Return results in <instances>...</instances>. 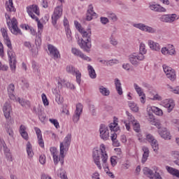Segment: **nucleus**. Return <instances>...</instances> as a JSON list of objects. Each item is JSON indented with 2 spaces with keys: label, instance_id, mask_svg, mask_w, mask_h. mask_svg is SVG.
I'll return each instance as SVG.
<instances>
[{
  "label": "nucleus",
  "instance_id": "1",
  "mask_svg": "<svg viewBox=\"0 0 179 179\" xmlns=\"http://www.w3.org/2000/svg\"><path fill=\"white\" fill-rule=\"evenodd\" d=\"M92 157L94 164L97 166L99 170H101L102 166L100 163V159L102 160L103 169H108L107 166V160H108V155L107 154V148L104 144H101L100 148H95L92 151Z\"/></svg>",
  "mask_w": 179,
  "mask_h": 179
},
{
  "label": "nucleus",
  "instance_id": "2",
  "mask_svg": "<svg viewBox=\"0 0 179 179\" xmlns=\"http://www.w3.org/2000/svg\"><path fill=\"white\" fill-rule=\"evenodd\" d=\"M75 27L77 30L83 36V39L79 40L78 41V45H80V48L83 50L85 52H90V31H85L83 27L80 23L78 21L74 22Z\"/></svg>",
  "mask_w": 179,
  "mask_h": 179
},
{
  "label": "nucleus",
  "instance_id": "3",
  "mask_svg": "<svg viewBox=\"0 0 179 179\" xmlns=\"http://www.w3.org/2000/svg\"><path fill=\"white\" fill-rule=\"evenodd\" d=\"M7 24L13 34H15V36H17V34L22 36V31L17 27V20L16 18L13 17L9 21L7 20Z\"/></svg>",
  "mask_w": 179,
  "mask_h": 179
},
{
  "label": "nucleus",
  "instance_id": "4",
  "mask_svg": "<svg viewBox=\"0 0 179 179\" xmlns=\"http://www.w3.org/2000/svg\"><path fill=\"white\" fill-rule=\"evenodd\" d=\"M145 60V55H139V53L134 52L129 56V61L134 66H139L141 61Z\"/></svg>",
  "mask_w": 179,
  "mask_h": 179
},
{
  "label": "nucleus",
  "instance_id": "5",
  "mask_svg": "<svg viewBox=\"0 0 179 179\" xmlns=\"http://www.w3.org/2000/svg\"><path fill=\"white\" fill-rule=\"evenodd\" d=\"M27 12L29 16L31 17V19H33L34 20H38V17H37V16H40V8H38V6L33 4L27 6ZM36 15L37 16H36Z\"/></svg>",
  "mask_w": 179,
  "mask_h": 179
},
{
  "label": "nucleus",
  "instance_id": "6",
  "mask_svg": "<svg viewBox=\"0 0 179 179\" xmlns=\"http://www.w3.org/2000/svg\"><path fill=\"white\" fill-rule=\"evenodd\" d=\"M62 5L61 6H57V7L55 8L54 12L52 15V23L53 26H55L57 24V22L58 21L59 19H61L62 16Z\"/></svg>",
  "mask_w": 179,
  "mask_h": 179
},
{
  "label": "nucleus",
  "instance_id": "7",
  "mask_svg": "<svg viewBox=\"0 0 179 179\" xmlns=\"http://www.w3.org/2000/svg\"><path fill=\"white\" fill-rule=\"evenodd\" d=\"M133 27L136 29H138L141 31H145V33H150L151 34H155L156 33V29L149 27L143 23H134Z\"/></svg>",
  "mask_w": 179,
  "mask_h": 179
},
{
  "label": "nucleus",
  "instance_id": "8",
  "mask_svg": "<svg viewBox=\"0 0 179 179\" xmlns=\"http://www.w3.org/2000/svg\"><path fill=\"white\" fill-rule=\"evenodd\" d=\"M66 71L69 73H71V75H75L77 83L80 85V82H82V73H80V71H79L78 69L74 68L73 66L69 65L66 66Z\"/></svg>",
  "mask_w": 179,
  "mask_h": 179
},
{
  "label": "nucleus",
  "instance_id": "9",
  "mask_svg": "<svg viewBox=\"0 0 179 179\" xmlns=\"http://www.w3.org/2000/svg\"><path fill=\"white\" fill-rule=\"evenodd\" d=\"M50 153L53 157V162L55 164H58L59 162H61L62 164H64V157H62L61 153L58 152V150L57 148L52 147L50 148Z\"/></svg>",
  "mask_w": 179,
  "mask_h": 179
},
{
  "label": "nucleus",
  "instance_id": "10",
  "mask_svg": "<svg viewBox=\"0 0 179 179\" xmlns=\"http://www.w3.org/2000/svg\"><path fill=\"white\" fill-rule=\"evenodd\" d=\"M83 111V105L82 103H78L76 104V110L74 112V115H73V121L75 124L79 122L80 120V115H82V113Z\"/></svg>",
  "mask_w": 179,
  "mask_h": 179
},
{
  "label": "nucleus",
  "instance_id": "11",
  "mask_svg": "<svg viewBox=\"0 0 179 179\" xmlns=\"http://www.w3.org/2000/svg\"><path fill=\"white\" fill-rule=\"evenodd\" d=\"M143 174H145V176H147V177H149L150 179H162L159 172L155 171V172L153 173V171L148 167L144 168L143 169Z\"/></svg>",
  "mask_w": 179,
  "mask_h": 179
},
{
  "label": "nucleus",
  "instance_id": "12",
  "mask_svg": "<svg viewBox=\"0 0 179 179\" xmlns=\"http://www.w3.org/2000/svg\"><path fill=\"white\" fill-rule=\"evenodd\" d=\"M162 68L168 79H170V80H172V81L176 80V72L174 71V69H173L171 67L166 64H164L162 66Z\"/></svg>",
  "mask_w": 179,
  "mask_h": 179
},
{
  "label": "nucleus",
  "instance_id": "13",
  "mask_svg": "<svg viewBox=\"0 0 179 179\" xmlns=\"http://www.w3.org/2000/svg\"><path fill=\"white\" fill-rule=\"evenodd\" d=\"M145 139L150 143L154 152H157L159 150V143H157V140L155 138L153 135L150 134H147Z\"/></svg>",
  "mask_w": 179,
  "mask_h": 179
},
{
  "label": "nucleus",
  "instance_id": "14",
  "mask_svg": "<svg viewBox=\"0 0 179 179\" xmlns=\"http://www.w3.org/2000/svg\"><path fill=\"white\" fill-rule=\"evenodd\" d=\"M48 50L50 52V57L52 58H54V59H58L61 57V55L59 54V51L57 48L52 45H48Z\"/></svg>",
  "mask_w": 179,
  "mask_h": 179
},
{
  "label": "nucleus",
  "instance_id": "15",
  "mask_svg": "<svg viewBox=\"0 0 179 179\" xmlns=\"http://www.w3.org/2000/svg\"><path fill=\"white\" fill-rule=\"evenodd\" d=\"M99 132L101 139H103V141H107V139H108L110 132L108 131V128L107 127V126L104 124H101Z\"/></svg>",
  "mask_w": 179,
  "mask_h": 179
},
{
  "label": "nucleus",
  "instance_id": "16",
  "mask_svg": "<svg viewBox=\"0 0 179 179\" xmlns=\"http://www.w3.org/2000/svg\"><path fill=\"white\" fill-rule=\"evenodd\" d=\"M71 52L73 55H75V57H79L82 59H84V61H90V57L85 55L82 51L76 48H71Z\"/></svg>",
  "mask_w": 179,
  "mask_h": 179
},
{
  "label": "nucleus",
  "instance_id": "17",
  "mask_svg": "<svg viewBox=\"0 0 179 179\" xmlns=\"http://www.w3.org/2000/svg\"><path fill=\"white\" fill-rule=\"evenodd\" d=\"M177 19V14H169L164 15L161 17V22H164L165 23H173Z\"/></svg>",
  "mask_w": 179,
  "mask_h": 179
},
{
  "label": "nucleus",
  "instance_id": "18",
  "mask_svg": "<svg viewBox=\"0 0 179 179\" xmlns=\"http://www.w3.org/2000/svg\"><path fill=\"white\" fill-rule=\"evenodd\" d=\"M11 111H12V106H10V103L6 102L3 106V113L6 120H9V118H10Z\"/></svg>",
  "mask_w": 179,
  "mask_h": 179
},
{
  "label": "nucleus",
  "instance_id": "19",
  "mask_svg": "<svg viewBox=\"0 0 179 179\" xmlns=\"http://www.w3.org/2000/svg\"><path fill=\"white\" fill-rule=\"evenodd\" d=\"M162 106L168 109V113H171L174 108V101L173 99H165L162 101Z\"/></svg>",
  "mask_w": 179,
  "mask_h": 179
},
{
  "label": "nucleus",
  "instance_id": "20",
  "mask_svg": "<svg viewBox=\"0 0 179 179\" xmlns=\"http://www.w3.org/2000/svg\"><path fill=\"white\" fill-rule=\"evenodd\" d=\"M148 45L150 47L152 51H157V52L160 51V44H159V43L155 42V41L148 40Z\"/></svg>",
  "mask_w": 179,
  "mask_h": 179
},
{
  "label": "nucleus",
  "instance_id": "21",
  "mask_svg": "<svg viewBox=\"0 0 179 179\" xmlns=\"http://www.w3.org/2000/svg\"><path fill=\"white\" fill-rule=\"evenodd\" d=\"M158 132L163 139H171V135H170V131L167 130V128H162L158 131Z\"/></svg>",
  "mask_w": 179,
  "mask_h": 179
},
{
  "label": "nucleus",
  "instance_id": "22",
  "mask_svg": "<svg viewBox=\"0 0 179 179\" xmlns=\"http://www.w3.org/2000/svg\"><path fill=\"white\" fill-rule=\"evenodd\" d=\"M34 130L38 138V143L39 146H41V148H44V141L43 140V136L41 135V130L38 129V127H35Z\"/></svg>",
  "mask_w": 179,
  "mask_h": 179
},
{
  "label": "nucleus",
  "instance_id": "23",
  "mask_svg": "<svg viewBox=\"0 0 179 179\" xmlns=\"http://www.w3.org/2000/svg\"><path fill=\"white\" fill-rule=\"evenodd\" d=\"M150 10H153L154 12H166L167 10L164 8V7L160 6V4H150L149 6Z\"/></svg>",
  "mask_w": 179,
  "mask_h": 179
},
{
  "label": "nucleus",
  "instance_id": "24",
  "mask_svg": "<svg viewBox=\"0 0 179 179\" xmlns=\"http://www.w3.org/2000/svg\"><path fill=\"white\" fill-rule=\"evenodd\" d=\"M70 146L71 145H69L63 141L60 143V156H62V157H65L64 155L66 153V152H68V150H69Z\"/></svg>",
  "mask_w": 179,
  "mask_h": 179
},
{
  "label": "nucleus",
  "instance_id": "25",
  "mask_svg": "<svg viewBox=\"0 0 179 179\" xmlns=\"http://www.w3.org/2000/svg\"><path fill=\"white\" fill-rule=\"evenodd\" d=\"M8 94L10 100L15 101L17 99L15 96V85L10 84L8 87Z\"/></svg>",
  "mask_w": 179,
  "mask_h": 179
},
{
  "label": "nucleus",
  "instance_id": "26",
  "mask_svg": "<svg viewBox=\"0 0 179 179\" xmlns=\"http://www.w3.org/2000/svg\"><path fill=\"white\" fill-rule=\"evenodd\" d=\"M26 129H27L26 126L22 124L20 127V134L23 139H24L25 141H29V134L27 133V131H26Z\"/></svg>",
  "mask_w": 179,
  "mask_h": 179
},
{
  "label": "nucleus",
  "instance_id": "27",
  "mask_svg": "<svg viewBox=\"0 0 179 179\" xmlns=\"http://www.w3.org/2000/svg\"><path fill=\"white\" fill-rule=\"evenodd\" d=\"M34 111H35L36 114H38L39 120L41 121V122H44V121H45V114L43 113L41 108H38V110L36 108H34Z\"/></svg>",
  "mask_w": 179,
  "mask_h": 179
},
{
  "label": "nucleus",
  "instance_id": "28",
  "mask_svg": "<svg viewBox=\"0 0 179 179\" xmlns=\"http://www.w3.org/2000/svg\"><path fill=\"white\" fill-rule=\"evenodd\" d=\"M143 154L141 162L143 164H145L148 160V157H149V148H148V147H143Z\"/></svg>",
  "mask_w": 179,
  "mask_h": 179
},
{
  "label": "nucleus",
  "instance_id": "29",
  "mask_svg": "<svg viewBox=\"0 0 179 179\" xmlns=\"http://www.w3.org/2000/svg\"><path fill=\"white\" fill-rule=\"evenodd\" d=\"M115 89L120 96L122 95V87H121V81L118 78L115 79Z\"/></svg>",
  "mask_w": 179,
  "mask_h": 179
},
{
  "label": "nucleus",
  "instance_id": "30",
  "mask_svg": "<svg viewBox=\"0 0 179 179\" xmlns=\"http://www.w3.org/2000/svg\"><path fill=\"white\" fill-rule=\"evenodd\" d=\"M15 101H17L22 107H25V108H30V101H26L24 99H22L20 98H17Z\"/></svg>",
  "mask_w": 179,
  "mask_h": 179
},
{
  "label": "nucleus",
  "instance_id": "31",
  "mask_svg": "<svg viewBox=\"0 0 179 179\" xmlns=\"http://www.w3.org/2000/svg\"><path fill=\"white\" fill-rule=\"evenodd\" d=\"M99 93H101V94H102V96H110V90H108V88L105 87L103 85H100L99 87Z\"/></svg>",
  "mask_w": 179,
  "mask_h": 179
},
{
  "label": "nucleus",
  "instance_id": "32",
  "mask_svg": "<svg viewBox=\"0 0 179 179\" xmlns=\"http://www.w3.org/2000/svg\"><path fill=\"white\" fill-rule=\"evenodd\" d=\"M26 150L28 157L31 158L33 156H34V152H33V147L31 146L30 142H28L27 143Z\"/></svg>",
  "mask_w": 179,
  "mask_h": 179
},
{
  "label": "nucleus",
  "instance_id": "33",
  "mask_svg": "<svg viewBox=\"0 0 179 179\" xmlns=\"http://www.w3.org/2000/svg\"><path fill=\"white\" fill-rule=\"evenodd\" d=\"M166 170L168 172L170 173V174H172V176H175L178 178H179V171L178 169H176L174 168L166 166Z\"/></svg>",
  "mask_w": 179,
  "mask_h": 179
},
{
  "label": "nucleus",
  "instance_id": "34",
  "mask_svg": "<svg viewBox=\"0 0 179 179\" xmlns=\"http://www.w3.org/2000/svg\"><path fill=\"white\" fill-rule=\"evenodd\" d=\"M6 9L8 12H16V8L13 6V0H8L6 3Z\"/></svg>",
  "mask_w": 179,
  "mask_h": 179
},
{
  "label": "nucleus",
  "instance_id": "35",
  "mask_svg": "<svg viewBox=\"0 0 179 179\" xmlns=\"http://www.w3.org/2000/svg\"><path fill=\"white\" fill-rule=\"evenodd\" d=\"M140 48H139V55H145L148 52V50H146V45L143 43H140Z\"/></svg>",
  "mask_w": 179,
  "mask_h": 179
},
{
  "label": "nucleus",
  "instance_id": "36",
  "mask_svg": "<svg viewBox=\"0 0 179 179\" xmlns=\"http://www.w3.org/2000/svg\"><path fill=\"white\" fill-rule=\"evenodd\" d=\"M108 19L111 20V22H117L118 21V17L117 16L116 13L109 12L107 13Z\"/></svg>",
  "mask_w": 179,
  "mask_h": 179
},
{
  "label": "nucleus",
  "instance_id": "37",
  "mask_svg": "<svg viewBox=\"0 0 179 179\" xmlns=\"http://www.w3.org/2000/svg\"><path fill=\"white\" fill-rule=\"evenodd\" d=\"M57 176H59L61 179H68V176H66V172L62 168L57 171Z\"/></svg>",
  "mask_w": 179,
  "mask_h": 179
},
{
  "label": "nucleus",
  "instance_id": "38",
  "mask_svg": "<svg viewBox=\"0 0 179 179\" xmlns=\"http://www.w3.org/2000/svg\"><path fill=\"white\" fill-rule=\"evenodd\" d=\"M109 128L110 131H112L113 133L117 132L120 129V127H118V123L113 122V123H110L109 124Z\"/></svg>",
  "mask_w": 179,
  "mask_h": 179
},
{
  "label": "nucleus",
  "instance_id": "39",
  "mask_svg": "<svg viewBox=\"0 0 179 179\" xmlns=\"http://www.w3.org/2000/svg\"><path fill=\"white\" fill-rule=\"evenodd\" d=\"M134 89H135L136 93L138 94V96L140 97H141V96H143V94H145V93H143V90H142V88L141 87H139V85H138V84L134 83Z\"/></svg>",
  "mask_w": 179,
  "mask_h": 179
},
{
  "label": "nucleus",
  "instance_id": "40",
  "mask_svg": "<svg viewBox=\"0 0 179 179\" xmlns=\"http://www.w3.org/2000/svg\"><path fill=\"white\" fill-rule=\"evenodd\" d=\"M63 142L71 146V142H72V134H68L63 140Z\"/></svg>",
  "mask_w": 179,
  "mask_h": 179
},
{
  "label": "nucleus",
  "instance_id": "41",
  "mask_svg": "<svg viewBox=\"0 0 179 179\" xmlns=\"http://www.w3.org/2000/svg\"><path fill=\"white\" fill-rule=\"evenodd\" d=\"M129 107L132 110V111H134V113H138V111H139V108L134 102H129Z\"/></svg>",
  "mask_w": 179,
  "mask_h": 179
},
{
  "label": "nucleus",
  "instance_id": "42",
  "mask_svg": "<svg viewBox=\"0 0 179 179\" xmlns=\"http://www.w3.org/2000/svg\"><path fill=\"white\" fill-rule=\"evenodd\" d=\"M4 153H5V156L6 158L7 159V160L8 162H13V159L12 158V154L10 153V152H9V149L6 148L5 150H3Z\"/></svg>",
  "mask_w": 179,
  "mask_h": 179
},
{
  "label": "nucleus",
  "instance_id": "43",
  "mask_svg": "<svg viewBox=\"0 0 179 179\" xmlns=\"http://www.w3.org/2000/svg\"><path fill=\"white\" fill-rule=\"evenodd\" d=\"M151 110L156 115H163V110L156 106L151 107Z\"/></svg>",
  "mask_w": 179,
  "mask_h": 179
},
{
  "label": "nucleus",
  "instance_id": "44",
  "mask_svg": "<svg viewBox=\"0 0 179 179\" xmlns=\"http://www.w3.org/2000/svg\"><path fill=\"white\" fill-rule=\"evenodd\" d=\"M120 64V60L117 59H112L110 60H108L107 66H113V65H117Z\"/></svg>",
  "mask_w": 179,
  "mask_h": 179
},
{
  "label": "nucleus",
  "instance_id": "45",
  "mask_svg": "<svg viewBox=\"0 0 179 179\" xmlns=\"http://www.w3.org/2000/svg\"><path fill=\"white\" fill-rule=\"evenodd\" d=\"M52 90L53 94H55L56 96V101H57V103L59 104V103H61V101H59V90H58V88H53Z\"/></svg>",
  "mask_w": 179,
  "mask_h": 179
},
{
  "label": "nucleus",
  "instance_id": "46",
  "mask_svg": "<svg viewBox=\"0 0 179 179\" xmlns=\"http://www.w3.org/2000/svg\"><path fill=\"white\" fill-rule=\"evenodd\" d=\"M65 30L67 40L68 41H71L72 40V31H71V29H69V27H66V28H65Z\"/></svg>",
  "mask_w": 179,
  "mask_h": 179
},
{
  "label": "nucleus",
  "instance_id": "47",
  "mask_svg": "<svg viewBox=\"0 0 179 179\" xmlns=\"http://www.w3.org/2000/svg\"><path fill=\"white\" fill-rule=\"evenodd\" d=\"M132 125L135 132H139L141 131V125L137 121L133 122Z\"/></svg>",
  "mask_w": 179,
  "mask_h": 179
},
{
  "label": "nucleus",
  "instance_id": "48",
  "mask_svg": "<svg viewBox=\"0 0 179 179\" xmlns=\"http://www.w3.org/2000/svg\"><path fill=\"white\" fill-rule=\"evenodd\" d=\"M35 44L36 45H41V31H39V34H38L36 36V39L35 40Z\"/></svg>",
  "mask_w": 179,
  "mask_h": 179
},
{
  "label": "nucleus",
  "instance_id": "49",
  "mask_svg": "<svg viewBox=\"0 0 179 179\" xmlns=\"http://www.w3.org/2000/svg\"><path fill=\"white\" fill-rule=\"evenodd\" d=\"M8 57L10 58L9 61H15L16 59V55L13 52L12 50H8Z\"/></svg>",
  "mask_w": 179,
  "mask_h": 179
},
{
  "label": "nucleus",
  "instance_id": "50",
  "mask_svg": "<svg viewBox=\"0 0 179 179\" xmlns=\"http://www.w3.org/2000/svg\"><path fill=\"white\" fill-rule=\"evenodd\" d=\"M98 17V15L97 13H94V11H93V6H91L90 7V20H92V19H97Z\"/></svg>",
  "mask_w": 179,
  "mask_h": 179
},
{
  "label": "nucleus",
  "instance_id": "51",
  "mask_svg": "<svg viewBox=\"0 0 179 179\" xmlns=\"http://www.w3.org/2000/svg\"><path fill=\"white\" fill-rule=\"evenodd\" d=\"M126 114L128 117V120H129V122H131V124H134V122H136V120H135V117L134 116H132V114L129 113V112L127 111Z\"/></svg>",
  "mask_w": 179,
  "mask_h": 179
},
{
  "label": "nucleus",
  "instance_id": "52",
  "mask_svg": "<svg viewBox=\"0 0 179 179\" xmlns=\"http://www.w3.org/2000/svg\"><path fill=\"white\" fill-rule=\"evenodd\" d=\"M90 78L91 79H96V78H97L96 71L94 70V69H93L92 66H90Z\"/></svg>",
  "mask_w": 179,
  "mask_h": 179
},
{
  "label": "nucleus",
  "instance_id": "53",
  "mask_svg": "<svg viewBox=\"0 0 179 179\" xmlns=\"http://www.w3.org/2000/svg\"><path fill=\"white\" fill-rule=\"evenodd\" d=\"M9 62L11 71H15L16 69V59L9 60Z\"/></svg>",
  "mask_w": 179,
  "mask_h": 179
},
{
  "label": "nucleus",
  "instance_id": "54",
  "mask_svg": "<svg viewBox=\"0 0 179 179\" xmlns=\"http://www.w3.org/2000/svg\"><path fill=\"white\" fill-rule=\"evenodd\" d=\"M168 50L169 55H176V49L174 48V46H173V45H171V47L168 48Z\"/></svg>",
  "mask_w": 179,
  "mask_h": 179
},
{
  "label": "nucleus",
  "instance_id": "55",
  "mask_svg": "<svg viewBox=\"0 0 179 179\" xmlns=\"http://www.w3.org/2000/svg\"><path fill=\"white\" fill-rule=\"evenodd\" d=\"M1 34L4 39L9 38V36H8V29H6L5 28H1Z\"/></svg>",
  "mask_w": 179,
  "mask_h": 179
},
{
  "label": "nucleus",
  "instance_id": "56",
  "mask_svg": "<svg viewBox=\"0 0 179 179\" xmlns=\"http://www.w3.org/2000/svg\"><path fill=\"white\" fill-rule=\"evenodd\" d=\"M100 22L102 24L106 25L107 24V23H110V20H108V18L106 17H101Z\"/></svg>",
  "mask_w": 179,
  "mask_h": 179
},
{
  "label": "nucleus",
  "instance_id": "57",
  "mask_svg": "<svg viewBox=\"0 0 179 179\" xmlns=\"http://www.w3.org/2000/svg\"><path fill=\"white\" fill-rule=\"evenodd\" d=\"M56 80H57L59 86H62V85H64V83H65V80H64V78H62L61 76L57 77Z\"/></svg>",
  "mask_w": 179,
  "mask_h": 179
},
{
  "label": "nucleus",
  "instance_id": "58",
  "mask_svg": "<svg viewBox=\"0 0 179 179\" xmlns=\"http://www.w3.org/2000/svg\"><path fill=\"white\" fill-rule=\"evenodd\" d=\"M64 86H65V87H67V89H70V90H74L75 89V85L69 82L64 83Z\"/></svg>",
  "mask_w": 179,
  "mask_h": 179
},
{
  "label": "nucleus",
  "instance_id": "59",
  "mask_svg": "<svg viewBox=\"0 0 179 179\" xmlns=\"http://www.w3.org/2000/svg\"><path fill=\"white\" fill-rule=\"evenodd\" d=\"M21 82H22V85L24 89H29V83L27 82V80L22 78L21 80Z\"/></svg>",
  "mask_w": 179,
  "mask_h": 179
},
{
  "label": "nucleus",
  "instance_id": "60",
  "mask_svg": "<svg viewBox=\"0 0 179 179\" xmlns=\"http://www.w3.org/2000/svg\"><path fill=\"white\" fill-rule=\"evenodd\" d=\"M171 156H172L173 160H178L179 159V152L178 151L172 152Z\"/></svg>",
  "mask_w": 179,
  "mask_h": 179
},
{
  "label": "nucleus",
  "instance_id": "61",
  "mask_svg": "<svg viewBox=\"0 0 179 179\" xmlns=\"http://www.w3.org/2000/svg\"><path fill=\"white\" fill-rule=\"evenodd\" d=\"M49 121L51 122V124L55 125V128L58 129L59 127V123L58 122V120L55 119H50Z\"/></svg>",
  "mask_w": 179,
  "mask_h": 179
},
{
  "label": "nucleus",
  "instance_id": "62",
  "mask_svg": "<svg viewBox=\"0 0 179 179\" xmlns=\"http://www.w3.org/2000/svg\"><path fill=\"white\" fill-rule=\"evenodd\" d=\"M90 108H91V115H92V117H96V115H97V110H96V108H94V105H91Z\"/></svg>",
  "mask_w": 179,
  "mask_h": 179
},
{
  "label": "nucleus",
  "instance_id": "63",
  "mask_svg": "<svg viewBox=\"0 0 179 179\" xmlns=\"http://www.w3.org/2000/svg\"><path fill=\"white\" fill-rule=\"evenodd\" d=\"M41 97L44 106H48V99H47V96L45 94H42Z\"/></svg>",
  "mask_w": 179,
  "mask_h": 179
},
{
  "label": "nucleus",
  "instance_id": "64",
  "mask_svg": "<svg viewBox=\"0 0 179 179\" xmlns=\"http://www.w3.org/2000/svg\"><path fill=\"white\" fill-rule=\"evenodd\" d=\"M45 155H41L39 157V162L41 163V164H45Z\"/></svg>",
  "mask_w": 179,
  "mask_h": 179
}]
</instances>
